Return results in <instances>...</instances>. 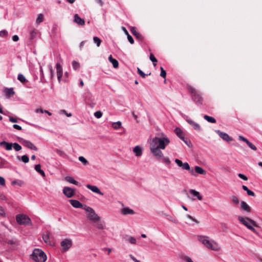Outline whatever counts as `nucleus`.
Wrapping results in <instances>:
<instances>
[{
  "label": "nucleus",
  "mask_w": 262,
  "mask_h": 262,
  "mask_svg": "<svg viewBox=\"0 0 262 262\" xmlns=\"http://www.w3.org/2000/svg\"><path fill=\"white\" fill-rule=\"evenodd\" d=\"M126 241L132 244H136L137 243L136 239L130 236H127Z\"/></svg>",
  "instance_id": "obj_36"
},
{
  "label": "nucleus",
  "mask_w": 262,
  "mask_h": 262,
  "mask_svg": "<svg viewBox=\"0 0 262 262\" xmlns=\"http://www.w3.org/2000/svg\"><path fill=\"white\" fill-rule=\"evenodd\" d=\"M96 223L95 226L97 228L99 229H103L104 228V226L101 222L99 221Z\"/></svg>",
  "instance_id": "obj_49"
},
{
  "label": "nucleus",
  "mask_w": 262,
  "mask_h": 262,
  "mask_svg": "<svg viewBox=\"0 0 262 262\" xmlns=\"http://www.w3.org/2000/svg\"><path fill=\"white\" fill-rule=\"evenodd\" d=\"M78 160L84 165H86L88 163V160L83 156H80Z\"/></svg>",
  "instance_id": "obj_45"
},
{
  "label": "nucleus",
  "mask_w": 262,
  "mask_h": 262,
  "mask_svg": "<svg viewBox=\"0 0 262 262\" xmlns=\"http://www.w3.org/2000/svg\"><path fill=\"white\" fill-rule=\"evenodd\" d=\"M57 70V75L58 81L60 82L62 76V69L59 63H57L56 65Z\"/></svg>",
  "instance_id": "obj_17"
},
{
  "label": "nucleus",
  "mask_w": 262,
  "mask_h": 262,
  "mask_svg": "<svg viewBox=\"0 0 262 262\" xmlns=\"http://www.w3.org/2000/svg\"><path fill=\"white\" fill-rule=\"evenodd\" d=\"M238 176L239 178H240L241 179H243L244 181L248 180V178L245 175H244V174L238 173Z\"/></svg>",
  "instance_id": "obj_59"
},
{
  "label": "nucleus",
  "mask_w": 262,
  "mask_h": 262,
  "mask_svg": "<svg viewBox=\"0 0 262 262\" xmlns=\"http://www.w3.org/2000/svg\"><path fill=\"white\" fill-rule=\"evenodd\" d=\"M94 116L97 118H100L102 116V113L100 111H97L94 113Z\"/></svg>",
  "instance_id": "obj_54"
},
{
  "label": "nucleus",
  "mask_w": 262,
  "mask_h": 262,
  "mask_svg": "<svg viewBox=\"0 0 262 262\" xmlns=\"http://www.w3.org/2000/svg\"><path fill=\"white\" fill-rule=\"evenodd\" d=\"M0 185H5V180L3 177H0Z\"/></svg>",
  "instance_id": "obj_63"
},
{
  "label": "nucleus",
  "mask_w": 262,
  "mask_h": 262,
  "mask_svg": "<svg viewBox=\"0 0 262 262\" xmlns=\"http://www.w3.org/2000/svg\"><path fill=\"white\" fill-rule=\"evenodd\" d=\"M0 145L5 146V148L7 150H10L12 148V143L7 142L5 141H3L0 142Z\"/></svg>",
  "instance_id": "obj_24"
},
{
  "label": "nucleus",
  "mask_w": 262,
  "mask_h": 262,
  "mask_svg": "<svg viewBox=\"0 0 262 262\" xmlns=\"http://www.w3.org/2000/svg\"><path fill=\"white\" fill-rule=\"evenodd\" d=\"M133 151L135 154L136 156L137 157H140L142 154V148L139 145H137L134 147Z\"/></svg>",
  "instance_id": "obj_25"
},
{
  "label": "nucleus",
  "mask_w": 262,
  "mask_h": 262,
  "mask_svg": "<svg viewBox=\"0 0 262 262\" xmlns=\"http://www.w3.org/2000/svg\"><path fill=\"white\" fill-rule=\"evenodd\" d=\"M189 147H192V144L190 141V140L188 139H185V138H184V140H182Z\"/></svg>",
  "instance_id": "obj_52"
},
{
  "label": "nucleus",
  "mask_w": 262,
  "mask_h": 262,
  "mask_svg": "<svg viewBox=\"0 0 262 262\" xmlns=\"http://www.w3.org/2000/svg\"><path fill=\"white\" fill-rule=\"evenodd\" d=\"M160 148L157 147V146L151 145L150 146V151L153 155L158 159H161L163 157L162 152L160 150Z\"/></svg>",
  "instance_id": "obj_8"
},
{
  "label": "nucleus",
  "mask_w": 262,
  "mask_h": 262,
  "mask_svg": "<svg viewBox=\"0 0 262 262\" xmlns=\"http://www.w3.org/2000/svg\"><path fill=\"white\" fill-rule=\"evenodd\" d=\"M230 200L231 201V203L234 205L237 206L239 203V199L235 195H232L230 196Z\"/></svg>",
  "instance_id": "obj_33"
},
{
  "label": "nucleus",
  "mask_w": 262,
  "mask_h": 262,
  "mask_svg": "<svg viewBox=\"0 0 262 262\" xmlns=\"http://www.w3.org/2000/svg\"><path fill=\"white\" fill-rule=\"evenodd\" d=\"M17 79L19 81H20L22 83H25L27 81L26 78L21 74H19L18 75Z\"/></svg>",
  "instance_id": "obj_42"
},
{
  "label": "nucleus",
  "mask_w": 262,
  "mask_h": 262,
  "mask_svg": "<svg viewBox=\"0 0 262 262\" xmlns=\"http://www.w3.org/2000/svg\"><path fill=\"white\" fill-rule=\"evenodd\" d=\"M149 59L150 60L153 62H157V59L155 58V57L154 56V55L152 54V53H150V55H149Z\"/></svg>",
  "instance_id": "obj_56"
},
{
  "label": "nucleus",
  "mask_w": 262,
  "mask_h": 262,
  "mask_svg": "<svg viewBox=\"0 0 262 262\" xmlns=\"http://www.w3.org/2000/svg\"><path fill=\"white\" fill-rule=\"evenodd\" d=\"M169 142V140L167 137H155L152 139L150 145L157 146V147L164 149L165 148L166 145H168Z\"/></svg>",
  "instance_id": "obj_2"
},
{
  "label": "nucleus",
  "mask_w": 262,
  "mask_h": 262,
  "mask_svg": "<svg viewBox=\"0 0 262 262\" xmlns=\"http://www.w3.org/2000/svg\"><path fill=\"white\" fill-rule=\"evenodd\" d=\"M122 125V123L121 121H118L116 122H114L112 124V127L115 129H118L121 128Z\"/></svg>",
  "instance_id": "obj_38"
},
{
  "label": "nucleus",
  "mask_w": 262,
  "mask_h": 262,
  "mask_svg": "<svg viewBox=\"0 0 262 262\" xmlns=\"http://www.w3.org/2000/svg\"><path fill=\"white\" fill-rule=\"evenodd\" d=\"M238 221L242 223L244 226H245L248 229V227H251L253 226L254 227H258V226L257 225L256 223L253 220L249 218V217H243L242 216H239L238 217Z\"/></svg>",
  "instance_id": "obj_5"
},
{
  "label": "nucleus",
  "mask_w": 262,
  "mask_h": 262,
  "mask_svg": "<svg viewBox=\"0 0 262 262\" xmlns=\"http://www.w3.org/2000/svg\"><path fill=\"white\" fill-rule=\"evenodd\" d=\"M189 192L191 194L196 196L199 200H202V196L200 195L199 192H198L194 189H190L189 190Z\"/></svg>",
  "instance_id": "obj_30"
},
{
  "label": "nucleus",
  "mask_w": 262,
  "mask_h": 262,
  "mask_svg": "<svg viewBox=\"0 0 262 262\" xmlns=\"http://www.w3.org/2000/svg\"><path fill=\"white\" fill-rule=\"evenodd\" d=\"M127 38L130 44H133L134 43V40L132 36L129 34L127 35Z\"/></svg>",
  "instance_id": "obj_55"
},
{
  "label": "nucleus",
  "mask_w": 262,
  "mask_h": 262,
  "mask_svg": "<svg viewBox=\"0 0 262 262\" xmlns=\"http://www.w3.org/2000/svg\"><path fill=\"white\" fill-rule=\"evenodd\" d=\"M72 67H73V68L75 70H77V69H78L80 67V64L79 63L77 62L76 61H72Z\"/></svg>",
  "instance_id": "obj_47"
},
{
  "label": "nucleus",
  "mask_w": 262,
  "mask_h": 262,
  "mask_svg": "<svg viewBox=\"0 0 262 262\" xmlns=\"http://www.w3.org/2000/svg\"><path fill=\"white\" fill-rule=\"evenodd\" d=\"M204 118L209 122L212 123H215L216 122V120L212 117H210L208 115H205L204 116Z\"/></svg>",
  "instance_id": "obj_37"
},
{
  "label": "nucleus",
  "mask_w": 262,
  "mask_h": 262,
  "mask_svg": "<svg viewBox=\"0 0 262 262\" xmlns=\"http://www.w3.org/2000/svg\"><path fill=\"white\" fill-rule=\"evenodd\" d=\"M65 181L68 182L71 184H74L75 185H78L79 182L74 179V178L70 176H67L64 178Z\"/></svg>",
  "instance_id": "obj_27"
},
{
  "label": "nucleus",
  "mask_w": 262,
  "mask_h": 262,
  "mask_svg": "<svg viewBox=\"0 0 262 262\" xmlns=\"http://www.w3.org/2000/svg\"><path fill=\"white\" fill-rule=\"evenodd\" d=\"M88 218L94 223H96L100 221V217L95 213V211L91 213H89Z\"/></svg>",
  "instance_id": "obj_13"
},
{
  "label": "nucleus",
  "mask_w": 262,
  "mask_h": 262,
  "mask_svg": "<svg viewBox=\"0 0 262 262\" xmlns=\"http://www.w3.org/2000/svg\"><path fill=\"white\" fill-rule=\"evenodd\" d=\"M8 35V32L6 30H3L0 31V37H5Z\"/></svg>",
  "instance_id": "obj_53"
},
{
  "label": "nucleus",
  "mask_w": 262,
  "mask_h": 262,
  "mask_svg": "<svg viewBox=\"0 0 262 262\" xmlns=\"http://www.w3.org/2000/svg\"><path fill=\"white\" fill-rule=\"evenodd\" d=\"M175 162L176 163V164H177V165L178 166L182 167L183 164V163L182 162V161H181L180 160H179L178 159H176L175 160Z\"/></svg>",
  "instance_id": "obj_58"
},
{
  "label": "nucleus",
  "mask_w": 262,
  "mask_h": 262,
  "mask_svg": "<svg viewBox=\"0 0 262 262\" xmlns=\"http://www.w3.org/2000/svg\"><path fill=\"white\" fill-rule=\"evenodd\" d=\"M35 170L39 173L42 177H45L46 174L44 171L41 169V165L38 164L35 166Z\"/></svg>",
  "instance_id": "obj_32"
},
{
  "label": "nucleus",
  "mask_w": 262,
  "mask_h": 262,
  "mask_svg": "<svg viewBox=\"0 0 262 262\" xmlns=\"http://www.w3.org/2000/svg\"><path fill=\"white\" fill-rule=\"evenodd\" d=\"M108 60L110 62H111L113 64V67L114 68H117L118 67V61L116 59L113 58L112 55H110L108 57Z\"/></svg>",
  "instance_id": "obj_29"
},
{
  "label": "nucleus",
  "mask_w": 262,
  "mask_h": 262,
  "mask_svg": "<svg viewBox=\"0 0 262 262\" xmlns=\"http://www.w3.org/2000/svg\"><path fill=\"white\" fill-rule=\"evenodd\" d=\"M7 243L10 245H15L16 244V240L15 239H12L11 240H8Z\"/></svg>",
  "instance_id": "obj_61"
},
{
  "label": "nucleus",
  "mask_w": 262,
  "mask_h": 262,
  "mask_svg": "<svg viewBox=\"0 0 262 262\" xmlns=\"http://www.w3.org/2000/svg\"><path fill=\"white\" fill-rule=\"evenodd\" d=\"M86 188L90 189L91 191H92L94 192H95L96 193H98L100 195H103V193H102L100 189L98 188V187L96 186L92 185L90 184H87L86 185Z\"/></svg>",
  "instance_id": "obj_16"
},
{
  "label": "nucleus",
  "mask_w": 262,
  "mask_h": 262,
  "mask_svg": "<svg viewBox=\"0 0 262 262\" xmlns=\"http://www.w3.org/2000/svg\"><path fill=\"white\" fill-rule=\"evenodd\" d=\"M182 168L183 169L188 170L192 175L195 176L193 170L190 168V166L187 162L184 163L183 164Z\"/></svg>",
  "instance_id": "obj_23"
},
{
  "label": "nucleus",
  "mask_w": 262,
  "mask_h": 262,
  "mask_svg": "<svg viewBox=\"0 0 262 262\" xmlns=\"http://www.w3.org/2000/svg\"><path fill=\"white\" fill-rule=\"evenodd\" d=\"M75 189L66 186L63 189V194L69 198L73 197L75 194Z\"/></svg>",
  "instance_id": "obj_10"
},
{
  "label": "nucleus",
  "mask_w": 262,
  "mask_h": 262,
  "mask_svg": "<svg viewBox=\"0 0 262 262\" xmlns=\"http://www.w3.org/2000/svg\"><path fill=\"white\" fill-rule=\"evenodd\" d=\"M174 132L181 140H184L185 137L183 135V132L180 128L176 127L174 129Z\"/></svg>",
  "instance_id": "obj_26"
},
{
  "label": "nucleus",
  "mask_w": 262,
  "mask_h": 262,
  "mask_svg": "<svg viewBox=\"0 0 262 262\" xmlns=\"http://www.w3.org/2000/svg\"><path fill=\"white\" fill-rule=\"evenodd\" d=\"M12 146L13 147L14 149L17 151L20 150L21 149V146L17 143H12Z\"/></svg>",
  "instance_id": "obj_43"
},
{
  "label": "nucleus",
  "mask_w": 262,
  "mask_h": 262,
  "mask_svg": "<svg viewBox=\"0 0 262 262\" xmlns=\"http://www.w3.org/2000/svg\"><path fill=\"white\" fill-rule=\"evenodd\" d=\"M56 152L62 158H66L67 157V154L62 150L56 149L55 150Z\"/></svg>",
  "instance_id": "obj_40"
},
{
  "label": "nucleus",
  "mask_w": 262,
  "mask_h": 262,
  "mask_svg": "<svg viewBox=\"0 0 262 262\" xmlns=\"http://www.w3.org/2000/svg\"><path fill=\"white\" fill-rule=\"evenodd\" d=\"M160 70H161L160 76L165 78L166 76V71L162 67H160Z\"/></svg>",
  "instance_id": "obj_51"
},
{
  "label": "nucleus",
  "mask_w": 262,
  "mask_h": 262,
  "mask_svg": "<svg viewBox=\"0 0 262 262\" xmlns=\"http://www.w3.org/2000/svg\"><path fill=\"white\" fill-rule=\"evenodd\" d=\"M215 132L222 139L226 141L229 142L233 140L232 138L230 137L227 134L225 133L222 132L220 130H215Z\"/></svg>",
  "instance_id": "obj_11"
},
{
  "label": "nucleus",
  "mask_w": 262,
  "mask_h": 262,
  "mask_svg": "<svg viewBox=\"0 0 262 262\" xmlns=\"http://www.w3.org/2000/svg\"><path fill=\"white\" fill-rule=\"evenodd\" d=\"M49 70H50V77H51V79H52L53 76H54V71H53V68L52 67V66L50 65L49 66Z\"/></svg>",
  "instance_id": "obj_57"
},
{
  "label": "nucleus",
  "mask_w": 262,
  "mask_h": 262,
  "mask_svg": "<svg viewBox=\"0 0 262 262\" xmlns=\"http://www.w3.org/2000/svg\"><path fill=\"white\" fill-rule=\"evenodd\" d=\"M21 140H23L22 143L23 145L25 146V147L35 151H37L38 150L37 147L30 141L24 139Z\"/></svg>",
  "instance_id": "obj_12"
},
{
  "label": "nucleus",
  "mask_w": 262,
  "mask_h": 262,
  "mask_svg": "<svg viewBox=\"0 0 262 262\" xmlns=\"http://www.w3.org/2000/svg\"><path fill=\"white\" fill-rule=\"evenodd\" d=\"M17 158L18 160H21L25 163H28L29 161V158L27 155H23L21 157V158H20L19 156H17Z\"/></svg>",
  "instance_id": "obj_39"
},
{
  "label": "nucleus",
  "mask_w": 262,
  "mask_h": 262,
  "mask_svg": "<svg viewBox=\"0 0 262 262\" xmlns=\"http://www.w3.org/2000/svg\"><path fill=\"white\" fill-rule=\"evenodd\" d=\"M31 256L35 262H45L47 260L46 253L40 249H35L33 251Z\"/></svg>",
  "instance_id": "obj_1"
},
{
  "label": "nucleus",
  "mask_w": 262,
  "mask_h": 262,
  "mask_svg": "<svg viewBox=\"0 0 262 262\" xmlns=\"http://www.w3.org/2000/svg\"><path fill=\"white\" fill-rule=\"evenodd\" d=\"M93 41L97 45V47H99L100 46V44L102 42V40L97 36H95L93 37Z\"/></svg>",
  "instance_id": "obj_41"
},
{
  "label": "nucleus",
  "mask_w": 262,
  "mask_h": 262,
  "mask_svg": "<svg viewBox=\"0 0 262 262\" xmlns=\"http://www.w3.org/2000/svg\"><path fill=\"white\" fill-rule=\"evenodd\" d=\"M137 72L142 77L145 78L146 75H150L151 73H149L148 74H145L139 68H137Z\"/></svg>",
  "instance_id": "obj_44"
},
{
  "label": "nucleus",
  "mask_w": 262,
  "mask_h": 262,
  "mask_svg": "<svg viewBox=\"0 0 262 262\" xmlns=\"http://www.w3.org/2000/svg\"><path fill=\"white\" fill-rule=\"evenodd\" d=\"M21 184H22V182L20 181L14 180L12 182V185L17 184L19 186H21Z\"/></svg>",
  "instance_id": "obj_62"
},
{
  "label": "nucleus",
  "mask_w": 262,
  "mask_h": 262,
  "mask_svg": "<svg viewBox=\"0 0 262 262\" xmlns=\"http://www.w3.org/2000/svg\"><path fill=\"white\" fill-rule=\"evenodd\" d=\"M85 100L86 103L88 105H90L92 107H94L96 104L94 102V98L90 93H87L85 94Z\"/></svg>",
  "instance_id": "obj_9"
},
{
  "label": "nucleus",
  "mask_w": 262,
  "mask_h": 262,
  "mask_svg": "<svg viewBox=\"0 0 262 262\" xmlns=\"http://www.w3.org/2000/svg\"><path fill=\"white\" fill-rule=\"evenodd\" d=\"M69 202L72 206L76 208H81L82 207V204L78 200H70Z\"/></svg>",
  "instance_id": "obj_20"
},
{
  "label": "nucleus",
  "mask_w": 262,
  "mask_h": 262,
  "mask_svg": "<svg viewBox=\"0 0 262 262\" xmlns=\"http://www.w3.org/2000/svg\"><path fill=\"white\" fill-rule=\"evenodd\" d=\"M17 223L19 225H30L31 223V219L26 215L23 214H17L16 216Z\"/></svg>",
  "instance_id": "obj_6"
},
{
  "label": "nucleus",
  "mask_w": 262,
  "mask_h": 262,
  "mask_svg": "<svg viewBox=\"0 0 262 262\" xmlns=\"http://www.w3.org/2000/svg\"><path fill=\"white\" fill-rule=\"evenodd\" d=\"M247 144L248 145V146L252 150H257V148L253 144H252L251 142H250L249 141H248Z\"/></svg>",
  "instance_id": "obj_50"
},
{
  "label": "nucleus",
  "mask_w": 262,
  "mask_h": 262,
  "mask_svg": "<svg viewBox=\"0 0 262 262\" xmlns=\"http://www.w3.org/2000/svg\"><path fill=\"white\" fill-rule=\"evenodd\" d=\"M5 96L8 98H10L12 97L15 94V92L13 91V89L12 88H6L5 90Z\"/></svg>",
  "instance_id": "obj_21"
},
{
  "label": "nucleus",
  "mask_w": 262,
  "mask_h": 262,
  "mask_svg": "<svg viewBox=\"0 0 262 262\" xmlns=\"http://www.w3.org/2000/svg\"><path fill=\"white\" fill-rule=\"evenodd\" d=\"M74 21L78 25L83 26L85 24L84 19L80 17L77 14L74 15Z\"/></svg>",
  "instance_id": "obj_18"
},
{
  "label": "nucleus",
  "mask_w": 262,
  "mask_h": 262,
  "mask_svg": "<svg viewBox=\"0 0 262 262\" xmlns=\"http://www.w3.org/2000/svg\"><path fill=\"white\" fill-rule=\"evenodd\" d=\"M180 258L182 261H185L186 262H193L190 257L186 255H181L180 256Z\"/></svg>",
  "instance_id": "obj_35"
},
{
  "label": "nucleus",
  "mask_w": 262,
  "mask_h": 262,
  "mask_svg": "<svg viewBox=\"0 0 262 262\" xmlns=\"http://www.w3.org/2000/svg\"><path fill=\"white\" fill-rule=\"evenodd\" d=\"M130 31L138 40L141 41L143 40V37L140 33L136 31L135 27H132L130 29Z\"/></svg>",
  "instance_id": "obj_15"
},
{
  "label": "nucleus",
  "mask_w": 262,
  "mask_h": 262,
  "mask_svg": "<svg viewBox=\"0 0 262 262\" xmlns=\"http://www.w3.org/2000/svg\"><path fill=\"white\" fill-rule=\"evenodd\" d=\"M240 208L242 211L246 212L247 213H250L251 212V208L248 205V204L245 201H241L240 203Z\"/></svg>",
  "instance_id": "obj_14"
},
{
  "label": "nucleus",
  "mask_w": 262,
  "mask_h": 262,
  "mask_svg": "<svg viewBox=\"0 0 262 262\" xmlns=\"http://www.w3.org/2000/svg\"><path fill=\"white\" fill-rule=\"evenodd\" d=\"M242 188L244 190H245L247 192V193L248 195L252 196H255L254 192L253 191L250 190V189H249L246 186L243 185Z\"/></svg>",
  "instance_id": "obj_34"
},
{
  "label": "nucleus",
  "mask_w": 262,
  "mask_h": 262,
  "mask_svg": "<svg viewBox=\"0 0 262 262\" xmlns=\"http://www.w3.org/2000/svg\"><path fill=\"white\" fill-rule=\"evenodd\" d=\"M161 159H162L163 162L164 163H165V164H166L167 165H170L171 162L168 157H164L163 156L162 158H161Z\"/></svg>",
  "instance_id": "obj_48"
},
{
  "label": "nucleus",
  "mask_w": 262,
  "mask_h": 262,
  "mask_svg": "<svg viewBox=\"0 0 262 262\" xmlns=\"http://www.w3.org/2000/svg\"><path fill=\"white\" fill-rule=\"evenodd\" d=\"M195 172L200 174L205 175L206 173V171L201 167L196 166L194 167Z\"/></svg>",
  "instance_id": "obj_31"
},
{
  "label": "nucleus",
  "mask_w": 262,
  "mask_h": 262,
  "mask_svg": "<svg viewBox=\"0 0 262 262\" xmlns=\"http://www.w3.org/2000/svg\"><path fill=\"white\" fill-rule=\"evenodd\" d=\"M187 217H188V219H189L190 220H192V221L194 222L195 223H196V224H199V222L196 219H194L192 216H191V215H189V214H187L186 215Z\"/></svg>",
  "instance_id": "obj_60"
},
{
  "label": "nucleus",
  "mask_w": 262,
  "mask_h": 262,
  "mask_svg": "<svg viewBox=\"0 0 262 262\" xmlns=\"http://www.w3.org/2000/svg\"><path fill=\"white\" fill-rule=\"evenodd\" d=\"M42 238L43 241L48 245H51L52 242L50 239V233L48 232L46 234L42 235Z\"/></svg>",
  "instance_id": "obj_28"
},
{
  "label": "nucleus",
  "mask_w": 262,
  "mask_h": 262,
  "mask_svg": "<svg viewBox=\"0 0 262 262\" xmlns=\"http://www.w3.org/2000/svg\"><path fill=\"white\" fill-rule=\"evenodd\" d=\"M186 121L189 124H190L193 127V128L195 130L198 131L201 130V127L198 123L195 122L194 121L189 119H187Z\"/></svg>",
  "instance_id": "obj_19"
},
{
  "label": "nucleus",
  "mask_w": 262,
  "mask_h": 262,
  "mask_svg": "<svg viewBox=\"0 0 262 262\" xmlns=\"http://www.w3.org/2000/svg\"><path fill=\"white\" fill-rule=\"evenodd\" d=\"M199 240L203 244H204L207 248L217 251L219 250V246L214 242H211L208 239V237L205 236H199Z\"/></svg>",
  "instance_id": "obj_4"
},
{
  "label": "nucleus",
  "mask_w": 262,
  "mask_h": 262,
  "mask_svg": "<svg viewBox=\"0 0 262 262\" xmlns=\"http://www.w3.org/2000/svg\"><path fill=\"white\" fill-rule=\"evenodd\" d=\"M238 138L240 140H242V141L246 142V144L247 143L248 141H249V140L248 139H247L246 138H245L244 137H243L242 136H239Z\"/></svg>",
  "instance_id": "obj_64"
},
{
  "label": "nucleus",
  "mask_w": 262,
  "mask_h": 262,
  "mask_svg": "<svg viewBox=\"0 0 262 262\" xmlns=\"http://www.w3.org/2000/svg\"><path fill=\"white\" fill-rule=\"evenodd\" d=\"M43 20V16L42 14H39L38 15V17L36 19V24H39L40 23H41Z\"/></svg>",
  "instance_id": "obj_46"
},
{
  "label": "nucleus",
  "mask_w": 262,
  "mask_h": 262,
  "mask_svg": "<svg viewBox=\"0 0 262 262\" xmlns=\"http://www.w3.org/2000/svg\"><path fill=\"white\" fill-rule=\"evenodd\" d=\"M121 212L123 215L133 214L135 213L134 211L128 207L124 208L121 210Z\"/></svg>",
  "instance_id": "obj_22"
},
{
  "label": "nucleus",
  "mask_w": 262,
  "mask_h": 262,
  "mask_svg": "<svg viewBox=\"0 0 262 262\" xmlns=\"http://www.w3.org/2000/svg\"><path fill=\"white\" fill-rule=\"evenodd\" d=\"M187 88L191 94L193 101L197 104H201L203 102V98L201 94L194 88L191 85H188Z\"/></svg>",
  "instance_id": "obj_3"
},
{
  "label": "nucleus",
  "mask_w": 262,
  "mask_h": 262,
  "mask_svg": "<svg viewBox=\"0 0 262 262\" xmlns=\"http://www.w3.org/2000/svg\"><path fill=\"white\" fill-rule=\"evenodd\" d=\"M61 247V251L62 252L67 251L72 245V241L69 238H65L60 243Z\"/></svg>",
  "instance_id": "obj_7"
}]
</instances>
